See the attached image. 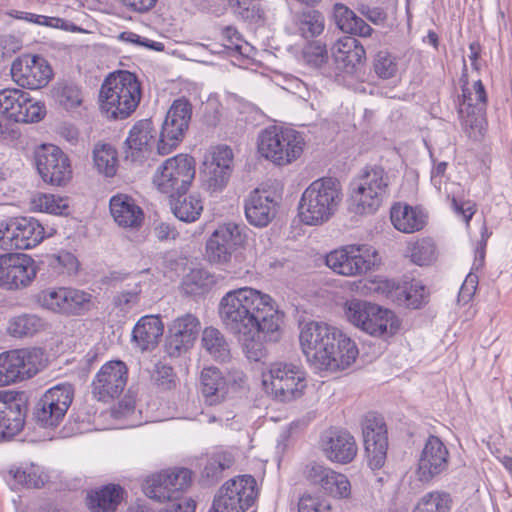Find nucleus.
<instances>
[{"instance_id": "1", "label": "nucleus", "mask_w": 512, "mask_h": 512, "mask_svg": "<svg viewBox=\"0 0 512 512\" xmlns=\"http://www.w3.org/2000/svg\"><path fill=\"white\" fill-rule=\"evenodd\" d=\"M218 313L225 329L234 336L263 334L269 342L282 337L285 314L260 290L242 287L228 291L220 300Z\"/></svg>"}, {"instance_id": "2", "label": "nucleus", "mask_w": 512, "mask_h": 512, "mask_svg": "<svg viewBox=\"0 0 512 512\" xmlns=\"http://www.w3.org/2000/svg\"><path fill=\"white\" fill-rule=\"evenodd\" d=\"M299 341L307 362L319 371L344 370L359 354L350 337L324 322L306 323L300 331Z\"/></svg>"}, {"instance_id": "3", "label": "nucleus", "mask_w": 512, "mask_h": 512, "mask_svg": "<svg viewBox=\"0 0 512 512\" xmlns=\"http://www.w3.org/2000/svg\"><path fill=\"white\" fill-rule=\"evenodd\" d=\"M142 97L135 73L117 70L109 73L100 88L99 106L108 119L124 120L135 112Z\"/></svg>"}, {"instance_id": "4", "label": "nucleus", "mask_w": 512, "mask_h": 512, "mask_svg": "<svg viewBox=\"0 0 512 512\" xmlns=\"http://www.w3.org/2000/svg\"><path fill=\"white\" fill-rule=\"evenodd\" d=\"M342 187L335 177L313 181L302 193L298 203V217L309 226H319L330 220L342 201Z\"/></svg>"}, {"instance_id": "5", "label": "nucleus", "mask_w": 512, "mask_h": 512, "mask_svg": "<svg viewBox=\"0 0 512 512\" xmlns=\"http://www.w3.org/2000/svg\"><path fill=\"white\" fill-rule=\"evenodd\" d=\"M245 226L229 222L220 225L206 242L209 262L226 266L228 272L237 273L245 268Z\"/></svg>"}, {"instance_id": "6", "label": "nucleus", "mask_w": 512, "mask_h": 512, "mask_svg": "<svg viewBox=\"0 0 512 512\" xmlns=\"http://www.w3.org/2000/svg\"><path fill=\"white\" fill-rule=\"evenodd\" d=\"M345 316L362 331L383 339L394 336L401 326L400 319L392 310L359 299L346 303Z\"/></svg>"}, {"instance_id": "7", "label": "nucleus", "mask_w": 512, "mask_h": 512, "mask_svg": "<svg viewBox=\"0 0 512 512\" xmlns=\"http://www.w3.org/2000/svg\"><path fill=\"white\" fill-rule=\"evenodd\" d=\"M350 211L356 214L374 213L381 206L389 191V176L380 165H367L359 175L358 182H352Z\"/></svg>"}, {"instance_id": "8", "label": "nucleus", "mask_w": 512, "mask_h": 512, "mask_svg": "<svg viewBox=\"0 0 512 512\" xmlns=\"http://www.w3.org/2000/svg\"><path fill=\"white\" fill-rule=\"evenodd\" d=\"M305 142L301 134L276 125L261 130L257 148L261 156L277 165L290 164L303 153Z\"/></svg>"}, {"instance_id": "9", "label": "nucleus", "mask_w": 512, "mask_h": 512, "mask_svg": "<svg viewBox=\"0 0 512 512\" xmlns=\"http://www.w3.org/2000/svg\"><path fill=\"white\" fill-rule=\"evenodd\" d=\"M368 289L385 297L395 305L410 310L422 309L430 300L428 288L420 280L414 278L375 277L369 281Z\"/></svg>"}, {"instance_id": "10", "label": "nucleus", "mask_w": 512, "mask_h": 512, "mask_svg": "<svg viewBox=\"0 0 512 512\" xmlns=\"http://www.w3.org/2000/svg\"><path fill=\"white\" fill-rule=\"evenodd\" d=\"M263 385L267 393L279 402L287 403L300 398L307 387L306 374L298 366L287 362H274L269 367Z\"/></svg>"}, {"instance_id": "11", "label": "nucleus", "mask_w": 512, "mask_h": 512, "mask_svg": "<svg viewBox=\"0 0 512 512\" xmlns=\"http://www.w3.org/2000/svg\"><path fill=\"white\" fill-rule=\"evenodd\" d=\"M191 484L192 471L175 467L148 476L142 484V490L148 498L157 502L184 500L183 493Z\"/></svg>"}, {"instance_id": "12", "label": "nucleus", "mask_w": 512, "mask_h": 512, "mask_svg": "<svg viewBox=\"0 0 512 512\" xmlns=\"http://www.w3.org/2000/svg\"><path fill=\"white\" fill-rule=\"evenodd\" d=\"M74 399L70 383L57 384L48 389L33 408V419L42 428L54 429L63 421Z\"/></svg>"}, {"instance_id": "13", "label": "nucleus", "mask_w": 512, "mask_h": 512, "mask_svg": "<svg viewBox=\"0 0 512 512\" xmlns=\"http://www.w3.org/2000/svg\"><path fill=\"white\" fill-rule=\"evenodd\" d=\"M195 159L188 154H178L168 158L157 169L153 183L165 194L188 192L195 174Z\"/></svg>"}, {"instance_id": "14", "label": "nucleus", "mask_w": 512, "mask_h": 512, "mask_svg": "<svg viewBox=\"0 0 512 512\" xmlns=\"http://www.w3.org/2000/svg\"><path fill=\"white\" fill-rule=\"evenodd\" d=\"M256 479L249 474L238 475L226 481L215 495V512H245L257 498Z\"/></svg>"}, {"instance_id": "15", "label": "nucleus", "mask_w": 512, "mask_h": 512, "mask_svg": "<svg viewBox=\"0 0 512 512\" xmlns=\"http://www.w3.org/2000/svg\"><path fill=\"white\" fill-rule=\"evenodd\" d=\"M381 258L376 250H363L360 246L349 245L331 251L326 255V265L343 276H361L380 265Z\"/></svg>"}, {"instance_id": "16", "label": "nucleus", "mask_w": 512, "mask_h": 512, "mask_svg": "<svg viewBox=\"0 0 512 512\" xmlns=\"http://www.w3.org/2000/svg\"><path fill=\"white\" fill-rule=\"evenodd\" d=\"M473 90L475 96L471 89H469L467 97L464 92L458 96L457 111L469 138L478 140L484 135L487 126L488 94L480 79L474 82Z\"/></svg>"}, {"instance_id": "17", "label": "nucleus", "mask_w": 512, "mask_h": 512, "mask_svg": "<svg viewBox=\"0 0 512 512\" xmlns=\"http://www.w3.org/2000/svg\"><path fill=\"white\" fill-rule=\"evenodd\" d=\"M41 349H15L0 354V386L35 376L41 365Z\"/></svg>"}, {"instance_id": "18", "label": "nucleus", "mask_w": 512, "mask_h": 512, "mask_svg": "<svg viewBox=\"0 0 512 512\" xmlns=\"http://www.w3.org/2000/svg\"><path fill=\"white\" fill-rule=\"evenodd\" d=\"M28 411L29 397L25 391L0 390V443L23 431Z\"/></svg>"}, {"instance_id": "19", "label": "nucleus", "mask_w": 512, "mask_h": 512, "mask_svg": "<svg viewBox=\"0 0 512 512\" xmlns=\"http://www.w3.org/2000/svg\"><path fill=\"white\" fill-rule=\"evenodd\" d=\"M37 299L42 307L67 316L84 315L94 307L90 293L68 287L42 290Z\"/></svg>"}, {"instance_id": "20", "label": "nucleus", "mask_w": 512, "mask_h": 512, "mask_svg": "<svg viewBox=\"0 0 512 512\" xmlns=\"http://www.w3.org/2000/svg\"><path fill=\"white\" fill-rule=\"evenodd\" d=\"M365 457L369 468L380 470L386 463L388 430L384 417L368 412L361 421Z\"/></svg>"}, {"instance_id": "21", "label": "nucleus", "mask_w": 512, "mask_h": 512, "mask_svg": "<svg viewBox=\"0 0 512 512\" xmlns=\"http://www.w3.org/2000/svg\"><path fill=\"white\" fill-rule=\"evenodd\" d=\"M36 169L45 183L63 187L72 179L71 161L61 148L42 144L34 152Z\"/></svg>"}, {"instance_id": "22", "label": "nucleus", "mask_w": 512, "mask_h": 512, "mask_svg": "<svg viewBox=\"0 0 512 512\" xmlns=\"http://www.w3.org/2000/svg\"><path fill=\"white\" fill-rule=\"evenodd\" d=\"M0 113L9 121L35 123L44 118L46 107L26 91L6 88L0 91Z\"/></svg>"}, {"instance_id": "23", "label": "nucleus", "mask_w": 512, "mask_h": 512, "mask_svg": "<svg viewBox=\"0 0 512 512\" xmlns=\"http://www.w3.org/2000/svg\"><path fill=\"white\" fill-rule=\"evenodd\" d=\"M11 75L19 86L37 90L50 82L53 69L42 55L23 54L13 61Z\"/></svg>"}, {"instance_id": "24", "label": "nucleus", "mask_w": 512, "mask_h": 512, "mask_svg": "<svg viewBox=\"0 0 512 512\" xmlns=\"http://www.w3.org/2000/svg\"><path fill=\"white\" fill-rule=\"evenodd\" d=\"M303 476L311 486L326 496L340 500L348 499L351 495V484L348 477L323 463L309 462L304 467Z\"/></svg>"}, {"instance_id": "25", "label": "nucleus", "mask_w": 512, "mask_h": 512, "mask_svg": "<svg viewBox=\"0 0 512 512\" xmlns=\"http://www.w3.org/2000/svg\"><path fill=\"white\" fill-rule=\"evenodd\" d=\"M232 163L233 152L228 146H218L206 154L200 170L203 186L210 192L225 188L233 171Z\"/></svg>"}, {"instance_id": "26", "label": "nucleus", "mask_w": 512, "mask_h": 512, "mask_svg": "<svg viewBox=\"0 0 512 512\" xmlns=\"http://www.w3.org/2000/svg\"><path fill=\"white\" fill-rule=\"evenodd\" d=\"M44 238L43 226L33 217H15L0 222V241L9 239L16 249H31Z\"/></svg>"}, {"instance_id": "27", "label": "nucleus", "mask_w": 512, "mask_h": 512, "mask_svg": "<svg viewBox=\"0 0 512 512\" xmlns=\"http://www.w3.org/2000/svg\"><path fill=\"white\" fill-rule=\"evenodd\" d=\"M36 277L35 261L25 254L0 255V288H25Z\"/></svg>"}, {"instance_id": "28", "label": "nucleus", "mask_w": 512, "mask_h": 512, "mask_svg": "<svg viewBox=\"0 0 512 512\" xmlns=\"http://www.w3.org/2000/svg\"><path fill=\"white\" fill-rule=\"evenodd\" d=\"M201 330L199 319L186 313L173 320L168 328L164 349L170 357H179L191 349Z\"/></svg>"}, {"instance_id": "29", "label": "nucleus", "mask_w": 512, "mask_h": 512, "mask_svg": "<svg viewBox=\"0 0 512 512\" xmlns=\"http://www.w3.org/2000/svg\"><path fill=\"white\" fill-rule=\"evenodd\" d=\"M449 451L443 441L435 435H429L420 453L416 475L420 482L430 483L448 469Z\"/></svg>"}, {"instance_id": "30", "label": "nucleus", "mask_w": 512, "mask_h": 512, "mask_svg": "<svg viewBox=\"0 0 512 512\" xmlns=\"http://www.w3.org/2000/svg\"><path fill=\"white\" fill-rule=\"evenodd\" d=\"M128 379V368L121 360L105 363L92 382V393L99 401L107 402L123 392Z\"/></svg>"}, {"instance_id": "31", "label": "nucleus", "mask_w": 512, "mask_h": 512, "mask_svg": "<svg viewBox=\"0 0 512 512\" xmlns=\"http://www.w3.org/2000/svg\"><path fill=\"white\" fill-rule=\"evenodd\" d=\"M324 456L333 463L349 464L357 456L358 445L346 429L330 427L321 437Z\"/></svg>"}, {"instance_id": "32", "label": "nucleus", "mask_w": 512, "mask_h": 512, "mask_svg": "<svg viewBox=\"0 0 512 512\" xmlns=\"http://www.w3.org/2000/svg\"><path fill=\"white\" fill-rule=\"evenodd\" d=\"M332 61L335 64L333 74H355L366 62V51L355 37H344L331 48Z\"/></svg>"}, {"instance_id": "33", "label": "nucleus", "mask_w": 512, "mask_h": 512, "mask_svg": "<svg viewBox=\"0 0 512 512\" xmlns=\"http://www.w3.org/2000/svg\"><path fill=\"white\" fill-rule=\"evenodd\" d=\"M278 206L272 192L256 188L244 200L246 220L254 227H267L275 218Z\"/></svg>"}, {"instance_id": "34", "label": "nucleus", "mask_w": 512, "mask_h": 512, "mask_svg": "<svg viewBox=\"0 0 512 512\" xmlns=\"http://www.w3.org/2000/svg\"><path fill=\"white\" fill-rule=\"evenodd\" d=\"M125 494L120 484L108 483L87 490L85 506L90 512H116Z\"/></svg>"}, {"instance_id": "35", "label": "nucleus", "mask_w": 512, "mask_h": 512, "mask_svg": "<svg viewBox=\"0 0 512 512\" xmlns=\"http://www.w3.org/2000/svg\"><path fill=\"white\" fill-rule=\"evenodd\" d=\"M110 213L115 222L123 228L138 229L144 221V212L136 201L127 194L118 193L109 201Z\"/></svg>"}, {"instance_id": "36", "label": "nucleus", "mask_w": 512, "mask_h": 512, "mask_svg": "<svg viewBox=\"0 0 512 512\" xmlns=\"http://www.w3.org/2000/svg\"><path fill=\"white\" fill-rule=\"evenodd\" d=\"M164 332V324L159 316L146 315L135 324L131 339L141 351H153Z\"/></svg>"}, {"instance_id": "37", "label": "nucleus", "mask_w": 512, "mask_h": 512, "mask_svg": "<svg viewBox=\"0 0 512 512\" xmlns=\"http://www.w3.org/2000/svg\"><path fill=\"white\" fill-rule=\"evenodd\" d=\"M390 220L395 229L410 234L421 231L427 225L428 215L419 206L398 202L391 207Z\"/></svg>"}, {"instance_id": "38", "label": "nucleus", "mask_w": 512, "mask_h": 512, "mask_svg": "<svg viewBox=\"0 0 512 512\" xmlns=\"http://www.w3.org/2000/svg\"><path fill=\"white\" fill-rule=\"evenodd\" d=\"M80 262L77 257L66 250H61L56 254H47L38 261L36 273L47 278H56L60 275H75L79 270Z\"/></svg>"}, {"instance_id": "39", "label": "nucleus", "mask_w": 512, "mask_h": 512, "mask_svg": "<svg viewBox=\"0 0 512 512\" xmlns=\"http://www.w3.org/2000/svg\"><path fill=\"white\" fill-rule=\"evenodd\" d=\"M332 20L335 26L350 37H370L374 29L347 5L337 2L332 7Z\"/></svg>"}, {"instance_id": "40", "label": "nucleus", "mask_w": 512, "mask_h": 512, "mask_svg": "<svg viewBox=\"0 0 512 512\" xmlns=\"http://www.w3.org/2000/svg\"><path fill=\"white\" fill-rule=\"evenodd\" d=\"M200 391L208 405L223 402L228 396L226 376L217 367H205L200 375Z\"/></svg>"}, {"instance_id": "41", "label": "nucleus", "mask_w": 512, "mask_h": 512, "mask_svg": "<svg viewBox=\"0 0 512 512\" xmlns=\"http://www.w3.org/2000/svg\"><path fill=\"white\" fill-rule=\"evenodd\" d=\"M170 206L174 216L182 222L197 221L203 211V203L199 194L180 192L170 197Z\"/></svg>"}, {"instance_id": "42", "label": "nucleus", "mask_w": 512, "mask_h": 512, "mask_svg": "<svg viewBox=\"0 0 512 512\" xmlns=\"http://www.w3.org/2000/svg\"><path fill=\"white\" fill-rule=\"evenodd\" d=\"M188 128L189 124L182 125L166 116L157 141V153L162 156L172 153L183 141Z\"/></svg>"}, {"instance_id": "43", "label": "nucleus", "mask_w": 512, "mask_h": 512, "mask_svg": "<svg viewBox=\"0 0 512 512\" xmlns=\"http://www.w3.org/2000/svg\"><path fill=\"white\" fill-rule=\"evenodd\" d=\"M157 130L151 119H142L136 122L129 132V136L125 141L128 149L137 152L151 150L154 145L157 146L158 139Z\"/></svg>"}, {"instance_id": "44", "label": "nucleus", "mask_w": 512, "mask_h": 512, "mask_svg": "<svg viewBox=\"0 0 512 512\" xmlns=\"http://www.w3.org/2000/svg\"><path fill=\"white\" fill-rule=\"evenodd\" d=\"M215 284L216 279L212 273L204 268H194L182 278L181 289L185 295L202 296Z\"/></svg>"}, {"instance_id": "45", "label": "nucleus", "mask_w": 512, "mask_h": 512, "mask_svg": "<svg viewBox=\"0 0 512 512\" xmlns=\"http://www.w3.org/2000/svg\"><path fill=\"white\" fill-rule=\"evenodd\" d=\"M202 346L217 362L225 363L231 359L230 345L224 334L214 327H206L202 333Z\"/></svg>"}, {"instance_id": "46", "label": "nucleus", "mask_w": 512, "mask_h": 512, "mask_svg": "<svg viewBox=\"0 0 512 512\" xmlns=\"http://www.w3.org/2000/svg\"><path fill=\"white\" fill-rule=\"evenodd\" d=\"M9 477L14 481L15 489L20 488H42L45 481L38 467L31 464L26 467H11L8 471Z\"/></svg>"}, {"instance_id": "47", "label": "nucleus", "mask_w": 512, "mask_h": 512, "mask_svg": "<svg viewBox=\"0 0 512 512\" xmlns=\"http://www.w3.org/2000/svg\"><path fill=\"white\" fill-rule=\"evenodd\" d=\"M228 6L243 21L250 24L263 25L265 12L258 0H226Z\"/></svg>"}, {"instance_id": "48", "label": "nucleus", "mask_w": 512, "mask_h": 512, "mask_svg": "<svg viewBox=\"0 0 512 512\" xmlns=\"http://www.w3.org/2000/svg\"><path fill=\"white\" fill-rule=\"evenodd\" d=\"M6 14L12 18L25 20L41 26L59 28L65 31H75L77 29L74 23H70L60 17H49L15 9L9 10Z\"/></svg>"}, {"instance_id": "49", "label": "nucleus", "mask_w": 512, "mask_h": 512, "mask_svg": "<svg viewBox=\"0 0 512 512\" xmlns=\"http://www.w3.org/2000/svg\"><path fill=\"white\" fill-rule=\"evenodd\" d=\"M54 97L66 110L76 108L82 103L81 88L74 82L63 80L53 89Z\"/></svg>"}, {"instance_id": "50", "label": "nucleus", "mask_w": 512, "mask_h": 512, "mask_svg": "<svg viewBox=\"0 0 512 512\" xmlns=\"http://www.w3.org/2000/svg\"><path fill=\"white\" fill-rule=\"evenodd\" d=\"M231 460L225 454H214L207 459L201 471V482L204 485H214L223 478V473L230 468Z\"/></svg>"}, {"instance_id": "51", "label": "nucleus", "mask_w": 512, "mask_h": 512, "mask_svg": "<svg viewBox=\"0 0 512 512\" xmlns=\"http://www.w3.org/2000/svg\"><path fill=\"white\" fill-rule=\"evenodd\" d=\"M451 503L449 493L432 491L421 498L413 512H449Z\"/></svg>"}, {"instance_id": "52", "label": "nucleus", "mask_w": 512, "mask_h": 512, "mask_svg": "<svg viewBox=\"0 0 512 512\" xmlns=\"http://www.w3.org/2000/svg\"><path fill=\"white\" fill-rule=\"evenodd\" d=\"M42 328L41 318L36 315L23 314L10 321L8 330L14 337H26L36 334Z\"/></svg>"}, {"instance_id": "53", "label": "nucleus", "mask_w": 512, "mask_h": 512, "mask_svg": "<svg viewBox=\"0 0 512 512\" xmlns=\"http://www.w3.org/2000/svg\"><path fill=\"white\" fill-rule=\"evenodd\" d=\"M152 385L160 392L170 391L177 386V375L172 366L158 362L150 373Z\"/></svg>"}, {"instance_id": "54", "label": "nucleus", "mask_w": 512, "mask_h": 512, "mask_svg": "<svg viewBox=\"0 0 512 512\" xmlns=\"http://www.w3.org/2000/svg\"><path fill=\"white\" fill-rule=\"evenodd\" d=\"M95 167L99 173L106 177H113L116 174V150L110 144H103L96 147L93 152Z\"/></svg>"}, {"instance_id": "55", "label": "nucleus", "mask_w": 512, "mask_h": 512, "mask_svg": "<svg viewBox=\"0 0 512 512\" xmlns=\"http://www.w3.org/2000/svg\"><path fill=\"white\" fill-rule=\"evenodd\" d=\"M223 40L226 42L222 45L223 51L231 57L247 56L246 50L248 43L244 41L242 35L234 26H225L221 30Z\"/></svg>"}, {"instance_id": "56", "label": "nucleus", "mask_w": 512, "mask_h": 512, "mask_svg": "<svg viewBox=\"0 0 512 512\" xmlns=\"http://www.w3.org/2000/svg\"><path fill=\"white\" fill-rule=\"evenodd\" d=\"M306 62L322 71L323 74L331 76L333 73L327 69L329 64L328 51L325 44L320 41L310 43L304 50Z\"/></svg>"}, {"instance_id": "57", "label": "nucleus", "mask_w": 512, "mask_h": 512, "mask_svg": "<svg viewBox=\"0 0 512 512\" xmlns=\"http://www.w3.org/2000/svg\"><path fill=\"white\" fill-rule=\"evenodd\" d=\"M373 69L381 79H390L397 73L398 67L395 57L387 50L378 51L373 59Z\"/></svg>"}, {"instance_id": "58", "label": "nucleus", "mask_w": 512, "mask_h": 512, "mask_svg": "<svg viewBox=\"0 0 512 512\" xmlns=\"http://www.w3.org/2000/svg\"><path fill=\"white\" fill-rule=\"evenodd\" d=\"M436 255V246L431 238H422L415 242L411 251L412 261L419 265H428Z\"/></svg>"}, {"instance_id": "59", "label": "nucleus", "mask_w": 512, "mask_h": 512, "mask_svg": "<svg viewBox=\"0 0 512 512\" xmlns=\"http://www.w3.org/2000/svg\"><path fill=\"white\" fill-rule=\"evenodd\" d=\"M66 198L54 194H42L38 197V207L41 211L55 215L68 214L69 206Z\"/></svg>"}, {"instance_id": "60", "label": "nucleus", "mask_w": 512, "mask_h": 512, "mask_svg": "<svg viewBox=\"0 0 512 512\" xmlns=\"http://www.w3.org/2000/svg\"><path fill=\"white\" fill-rule=\"evenodd\" d=\"M301 30L305 37H316L324 30V16L317 10L303 13Z\"/></svg>"}, {"instance_id": "61", "label": "nucleus", "mask_w": 512, "mask_h": 512, "mask_svg": "<svg viewBox=\"0 0 512 512\" xmlns=\"http://www.w3.org/2000/svg\"><path fill=\"white\" fill-rule=\"evenodd\" d=\"M193 106L191 102L185 98H177L173 101L166 116L178 120L182 125L190 124L192 118Z\"/></svg>"}, {"instance_id": "62", "label": "nucleus", "mask_w": 512, "mask_h": 512, "mask_svg": "<svg viewBox=\"0 0 512 512\" xmlns=\"http://www.w3.org/2000/svg\"><path fill=\"white\" fill-rule=\"evenodd\" d=\"M239 339L244 340V352L246 357L251 360L258 362L262 360L266 354V348L260 338H263V334L247 336H237Z\"/></svg>"}, {"instance_id": "63", "label": "nucleus", "mask_w": 512, "mask_h": 512, "mask_svg": "<svg viewBox=\"0 0 512 512\" xmlns=\"http://www.w3.org/2000/svg\"><path fill=\"white\" fill-rule=\"evenodd\" d=\"M356 9L374 25H384L388 20V13L382 6L371 7L367 4H359Z\"/></svg>"}, {"instance_id": "64", "label": "nucleus", "mask_w": 512, "mask_h": 512, "mask_svg": "<svg viewBox=\"0 0 512 512\" xmlns=\"http://www.w3.org/2000/svg\"><path fill=\"white\" fill-rule=\"evenodd\" d=\"M139 291H122L117 293L112 300L115 308L127 313L139 303Z\"/></svg>"}]
</instances>
